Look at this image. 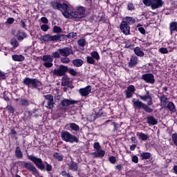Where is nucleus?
I'll list each match as a JSON object with an SVG mask.
<instances>
[{
    "instance_id": "nucleus-23",
    "label": "nucleus",
    "mask_w": 177,
    "mask_h": 177,
    "mask_svg": "<svg viewBox=\"0 0 177 177\" xmlns=\"http://www.w3.org/2000/svg\"><path fill=\"white\" fill-rule=\"evenodd\" d=\"M12 59L14 62H24L26 57L23 55H12Z\"/></svg>"
},
{
    "instance_id": "nucleus-62",
    "label": "nucleus",
    "mask_w": 177,
    "mask_h": 177,
    "mask_svg": "<svg viewBox=\"0 0 177 177\" xmlns=\"http://www.w3.org/2000/svg\"><path fill=\"white\" fill-rule=\"evenodd\" d=\"M41 23H44V24H48V23H49V20H48V18H46L45 17H42L41 18Z\"/></svg>"
},
{
    "instance_id": "nucleus-32",
    "label": "nucleus",
    "mask_w": 177,
    "mask_h": 177,
    "mask_svg": "<svg viewBox=\"0 0 177 177\" xmlns=\"http://www.w3.org/2000/svg\"><path fill=\"white\" fill-rule=\"evenodd\" d=\"M15 154L17 158H23V152L19 147H16Z\"/></svg>"
},
{
    "instance_id": "nucleus-20",
    "label": "nucleus",
    "mask_w": 177,
    "mask_h": 177,
    "mask_svg": "<svg viewBox=\"0 0 177 177\" xmlns=\"http://www.w3.org/2000/svg\"><path fill=\"white\" fill-rule=\"evenodd\" d=\"M147 121L149 125H157V124H158V121H157V119H155L153 115L147 116Z\"/></svg>"
},
{
    "instance_id": "nucleus-45",
    "label": "nucleus",
    "mask_w": 177,
    "mask_h": 177,
    "mask_svg": "<svg viewBox=\"0 0 177 177\" xmlns=\"http://www.w3.org/2000/svg\"><path fill=\"white\" fill-rule=\"evenodd\" d=\"M109 161L111 164H115L117 162V158L114 156H111L109 157Z\"/></svg>"
},
{
    "instance_id": "nucleus-49",
    "label": "nucleus",
    "mask_w": 177,
    "mask_h": 177,
    "mask_svg": "<svg viewBox=\"0 0 177 177\" xmlns=\"http://www.w3.org/2000/svg\"><path fill=\"white\" fill-rule=\"evenodd\" d=\"M11 45L13 48H17V46H19V41H17L16 39H12L11 40Z\"/></svg>"
},
{
    "instance_id": "nucleus-15",
    "label": "nucleus",
    "mask_w": 177,
    "mask_h": 177,
    "mask_svg": "<svg viewBox=\"0 0 177 177\" xmlns=\"http://www.w3.org/2000/svg\"><path fill=\"white\" fill-rule=\"evenodd\" d=\"M164 5V1L162 0H152V4L151 8L153 10L162 8Z\"/></svg>"
},
{
    "instance_id": "nucleus-61",
    "label": "nucleus",
    "mask_w": 177,
    "mask_h": 177,
    "mask_svg": "<svg viewBox=\"0 0 177 177\" xmlns=\"http://www.w3.org/2000/svg\"><path fill=\"white\" fill-rule=\"evenodd\" d=\"M138 30L142 35H145L146 34V30L145 29V28L140 27L138 28Z\"/></svg>"
},
{
    "instance_id": "nucleus-56",
    "label": "nucleus",
    "mask_w": 177,
    "mask_h": 177,
    "mask_svg": "<svg viewBox=\"0 0 177 177\" xmlns=\"http://www.w3.org/2000/svg\"><path fill=\"white\" fill-rule=\"evenodd\" d=\"M15 23V18L13 17H8L6 21L7 24H13Z\"/></svg>"
},
{
    "instance_id": "nucleus-43",
    "label": "nucleus",
    "mask_w": 177,
    "mask_h": 177,
    "mask_svg": "<svg viewBox=\"0 0 177 177\" xmlns=\"http://www.w3.org/2000/svg\"><path fill=\"white\" fill-rule=\"evenodd\" d=\"M59 9H62L63 10H67L68 9V5L66 3H60L59 6Z\"/></svg>"
},
{
    "instance_id": "nucleus-50",
    "label": "nucleus",
    "mask_w": 177,
    "mask_h": 177,
    "mask_svg": "<svg viewBox=\"0 0 177 177\" xmlns=\"http://www.w3.org/2000/svg\"><path fill=\"white\" fill-rule=\"evenodd\" d=\"M61 62L64 64H68V63H70V58L66 57H62L61 58Z\"/></svg>"
},
{
    "instance_id": "nucleus-27",
    "label": "nucleus",
    "mask_w": 177,
    "mask_h": 177,
    "mask_svg": "<svg viewBox=\"0 0 177 177\" xmlns=\"http://www.w3.org/2000/svg\"><path fill=\"white\" fill-rule=\"evenodd\" d=\"M72 64L75 67H81L84 64V60L81 59H75L72 61Z\"/></svg>"
},
{
    "instance_id": "nucleus-6",
    "label": "nucleus",
    "mask_w": 177,
    "mask_h": 177,
    "mask_svg": "<svg viewBox=\"0 0 177 177\" xmlns=\"http://www.w3.org/2000/svg\"><path fill=\"white\" fill-rule=\"evenodd\" d=\"M93 147L94 150H96V151L92 153L93 158H102L106 155V151L102 149V146H100V143H99V142H94Z\"/></svg>"
},
{
    "instance_id": "nucleus-26",
    "label": "nucleus",
    "mask_w": 177,
    "mask_h": 177,
    "mask_svg": "<svg viewBox=\"0 0 177 177\" xmlns=\"http://www.w3.org/2000/svg\"><path fill=\"white\" fill-rule=\"evenodd\" d=\"M165 107H167V109H168V110L171 113H176V108L175 107V104H174V102H168Z\"/></svg>"
},
{
    "instance_id": "nucleus-41",
    "label": "nucleus",
    "mask_w": 177,
    "mask_h": 177,
    "mask_svg": "<svg viewBox=\"0 0 177 177\" xmlns=\"http://www.w3.org/2000/svg\"><path fill=\"white\" fill-rule=\"evenodd\" d=\"M60 3L57 2V1H51L50 2V5L52 6V8H53V9H60L59 6Z\"/></svg>"
},
{
    "instance_id": "nucleus-53",
    "label": "nucleus",
    "mask_w": 177,
    "mask_h": 177,
    "mask_svg": "<svg viewBox=\"0 0 177 177\" xmlns=\"http://www.w3.org/2000/svg\"><path fill=\"white\" fill-rule=\"evenodd\" d=\"M41 30H42V31H44L45 32H46V31H48L49 30V26H48L46 24L41 25Z\"/></svg>"
},
{
    "instance_id": "nucleus-55",
    "label": "nucleus",
    "mask_w": 177,
    "mask_h": 177,
    "mask_svg": "<svg viewBox=\"0 0 177 177\" xmlns=\"http://www.w3.org/2000/svg\"><path fill=\"white\" fill-rule=\"evenodd\" d=\"M122 168H124V165L122 164H119L115 166V169H116V171H122Z\"/></svg>"
},
{
    "instance_id": "nucleus-17",
    "label": "nucleus",
    "mask_w": 177,
    "mask_h": 177,
    "mask_svg": "<svg viewBox=\"0 0 177 177\" xmlns=\"http://www.w3.org/2000/svg\"><path fill=\"white\" fill-rule=\"evenodd\" d=\"M92 91V88H91V86H87L84 88H80L79 89V93L81 96L86 97L89 93H91V91Z\"/></svg>"
},
{
    "instance_id": "nucleus-42",
    "label": "nucleus",
    "mask_w": 177,
    "mask_h": 177,
    "mask_svg": "<svg viewBox=\"0 0 177 177\" xmlns=\"http://www.w3.org/2000/svg\"><path fill=\"white\" fill-rule=\"evenodd\" d=\"M171 139L174 145L177 147V133H174L171 135Z\"/></svg>"
},
{
    "instance_id": "nucleus-5",
    "label": "nucleus",
    "mask_w": 177,
    "mask_h": 177,
    "mask_svg": "<svg viewBox=\"0 0 177 177\" xmlns=\"http://www.w3.org/2000/svg\"><path fill=\"white\" fill-rule=\"evenodd\" d=\"M61 138L62 140L69 143H79L80 138L75 135L71 134L67 131H62L61 133Z\"/></svg>"
},
{
    "instance_id": "nucleus-47",
    "label": "nucleus",
    "mask_w": 177,
    "mask_h": 177,
    "mask_svg": "<svg viewBox=\"0 0 177 177\" xmlns=\"http://www.w3.org/2000/svg\"><path fill=\"white\" fill-rule=\"evenodd\" d=\"M152 2H153V0H142V3H144L145 6L151 7Z\"/></svg>"
},
{
    "instance_id": "nucleus-10",
    "label": "nucleus",
    "mask_w": 177,
    "mask_h": 177,
    "mask_svg": "<svg viewBox=\"0 0 177 177\" xmlns=\"http://www.w3.org/2000/svg\"><path fill=\"white\" fill-rule=\"evenodd\" d=\"M78 102H80V101H77V100H71V99L70 100V99L64 98L61 100V102L59 103L60 109L66 111V110H67V107H68V106H71L72 104H77V103H78Z\"/></svg>"
},
{
    "instance_id": "nucleus-11",
    "label": "nucleus",
    "mask_w": 177,
    "mask_h": 177,
    "mask_svg": "<svg viewBox=\"0 0 177 177\" xmlns=\"http://www.w3.org/2000/svg\"><path fill=\"white\" fill-rule=\"evenodd\" d=\"M41 60L44 62L43 66L46 68H50L53 66V57L50 55H45L42 57Z\"/></svg>"
},
{
    "instance_id": "nucleus-4",
    "label": "nucleus",
    "mask_w": 177,
    "mask_h": 177,
    "mask_svg": "<svg viewBox=\"0 0 177 177\" xmlns=\"http://www.w3.org/2000/svg\"><path fill=\"white\" fill-rule=\"evenodd\" d=\"M22 84L31 89H38V88L42 86V82L38 79L30 78L28 77H26L23 80Z\"/></svg>"
},
{
    "instance_id": "nucleus-54",
    "label": "nucleus",
    "mask_w": 177,
    "mask_h": 177,
    "mask_svg": "<svg viewBox=\"0 0 177 177\" xmlns=\"http://www.w3.org/2000/svg\"><path fill=\"white\" fill-rule=\"evenodd\" d=\"M77 35V32H71L70 33H68L67 37L69 39H71L73 38H75V36Z\"/></svg>"
},
{
    "instance_id": "nucleus-22",
    "label": "nucleus",
    "mask_w": 177,
    "mask_h": 177,
    "mask_svg": "<svg viewBox=\"0 0 177 177\" xmlns=\"http://www.w3.org/2000/svg\"><path fill=\"white\" fill-rule=\"evenodd\" d=\"M169 31L171 35L174 34V32H177V22L176 21H171L169 24Z\"/></svg>"
},
{
    "instance_id": "nucleus-40",
    "label": "nucleus",
    "mask_w": 177,
    "mask_h": 177,
    "mask_svg": "<svg viewBox=\"0 0 177 177\" xmlns=\"http://www.w3.org/2000/svg\"><path fill=\"white\" fill-rule=\"evenodd\" d=\"M77 45H79V46H81L82 48H84L85 45H86V41H85V39H80L77 41Z\"/></svg>"
},
{
    "instance_id": "nucleus-2",
    "label": "nucleus",
    "mask_w": 177,
    "mask_h": 177,
    "mask_svg": "<svg viewBox=\"0 0 177 177\" xmlns=\"http://www.w3.org/2000/svg\"><path fill=\"white\" fill-rule=\"evenodd\" d=\"M136 19L133 17H125L120 24L121 32L125 35H131V25L135 24Z\"/></svg>"
},
{
    "instance_id": "nucleus-28",
    "label": "nucleus",
    "mask_w": 177,
    "mask_h": 177,
    "mask_svg": "<svg viewBox=\"0 0 177 177\" xmlns=\"http://www.w3.org/2000/svg\"><path fill=\"white\" fill-rule=\"evenodd\" d=\"M62 86H68V85H70V77L68 76H64L62 79Z\"/></svg>"
},
{
    "instance_id": "nucleus-18",
    "label": "nucleus",
    "mask_w": 177,
    "mask_h": 177,
    "mask_svg": "<svg viewBox=\"0 0 177 177\" xmlns=\"http://www.w3.org/2000/svg\"><path fill=\"white\" fill-rule=\"evenodd\" d=\"M16 37H17V41H19V42H21L22 41L26 39V38H27L28 35H27V33H26V32L21 30H18L17 32Z\"/></svg>"
},
{
    "instance_id": "nucleus-31",
    "label": "nucleus",
    "mask_w": 177,
    "mask_h": 177,
    "mask_svg": "<svg viewBox=\"0 0 177 177\" xmlns=\"http://www.w3.org/2000/svg\"><path fill=\"white\" fill-rule=\"evenodd\" d=\"M67 125L69 127V128H71L72 131H75L76 132H78V131H80V126L74 122L69 123Z\"/></svg>"
},
{
    "instance_id": "nucleus-60",
    "label": "nucleus",
    "mask_w": 177,
    "mask_h": 177,
    "mask_svg": "<svg viewBox=\"0 0 177 177\" xmlns=\"http://www.w3.org/2000/svg\"><path fill=\"white\" fill-rule=\"evenodd\" d=\"M0 80H6V73L0 71Z\"/></svg>"
},
{
    "instance_id": "nucleus-29",
    "label": "nucleus",
    "mask_w": 177,
    "mask_h": 177,
    "mask_svg": "<svg viewBox=\"0 0 177 177\" xmlns=\"http://www.w3.org/2000/svg\"><path fill=\"white\" fill-rule=\"evenodd\" d=\"M151 157V153L150 152H142L140 154V158H141L142 160H149Z\"/></svg>"
},
{
    "instance_id": "nucleus-33",
    "label": "nucleus",
    "mask_w": 177,
    "mask_h": 177,
    "mask_svg": "<svg viewBox=\"0 0 177 177\" xmlns=\"http://www.w3.org/2000/svg\"><path fill=\"white\" fill-rule=\"evenodd\" d=\"M20 106H22L23 107H28V106H30V100L25 98L21 99Z\"/></svg>"
},
{
    "instance_id": "nucleus-58",
    "label": "nucleus",
    "mask_w": 177,
    "mask_h": 177,
    "mask_svg": "<svg viewBox=\"0 0 177 177\" xmlns=\"http://www.w3.org/2000/svg\"><path fill=\"white\" fill-rule=\"evenodd\" d=\"M126 93V97L127 99H130V97H132V96H133V93L131 92V91H125Z\"/></svg>"
},
{
    "instance_id": "nucleus-63",
    "label": "nucleus",
    "mask_w": 177,
    "mask_h": 177,
    "mask_svg": "<svg viewBox=\"0 0 177 177\" xmlns=\"http://www.w3.org/2000/svg\"><path fill=\"white\" fill-rule=\"evenodd\" d=\"M61 175L62 176L69 177L71 174L64 170L61 172Z\"/></svg>"
},
{
    "instance_id": "nucleus-52",
    "label": "nucleus",
    "mask_w": 177,
    "mask_h": 177,
    "mask_svg": "<svg viewBox=\"0 0 177 177\" xmlns=\"http://www.w3.org/2000/svg\"><path fill=\"white\" fill-rule=\"evenodd\" d=\"M158 52L162 55H167V53H168V49L167 48H159Z\"/></svg>"
},
{
    "instance_id": "nucleus-9",
    "label": "nucleus",
    "mask_w": 177,
    "mask_h": 177,
    "mask_svg": "<svg viewBox=\"0 0 177 177\" xmlns=\"http://www.w3.org/2000/svg\"><path fill=\"white\" fill-rule=\"evenodd\" d=\"M68 71V66L64 65H59L57 69H54L51 71L54 77H64Z\"/></svg>"
},
{
    "instance_id": "nucleus-12",
    "label": "nucleus",
    "mask_w": 177,
    "mask_h": 177,
    "mask_svg": "<svg viewBox=\"0 0 177 177\" xmlns=\"http://www.w3.org/2000/svg\"><path fill=\"white\" fill-rule=\"evenodd\" d=\"M45 99V102H46L47 105L46 106V109L48 110H53V107H55V100H53V95L51 94H47L44 95Z\"/></svg>"
},
{
    "instance_id": "nucleus-30",
    "label": "nucleus",
    "mask_w": 177,
    "mask_h": 177,
    "mask_svg": "<svg viewBox=\"0 0 177 177\" xmlns=\"http://www.w3.org/2000/svg\"><path fill=\"white\" fill-rule=\"evenodd\" d=\"M146 93L147 95H138L140 100H143L144 102H147L149 99H151V95H150V92L149 91H147Z\"/></svg>"
},
{
    "instance_id": "nucleus-3",
    "label": "nucleus",
    "mask_w": 177,
    "mask_h": 177,
    "mask_svg": "<svg viewBox=\"0 0 177 177\" xmlns=\"http://www.w3.org/2000/svg\"><path fill=\"white\" fill-rule=\"evenodd\" d=\"M147 104L143 103L142 101L139 100H136L133 98L132 100V103L134 109H137L138 110H144L145 113H153V109H151L149 106H153V98L151 97V99L148 100Z\"/></svg>"
},
{
    "instance_id": "nucleus-7",
    "label": "nucleus",
    "mask_w": 177,
    "mask_h": 177,
    "mask_svg": "<svg viewBox=\"0 0 177 177\" xmlns=\"http://www.w3.org/2000/svg\"><path fill=\"white\" fill-rule=\"evenodd\" d=\"M19 163L21 164L19 167L26 168V169H28L29 172H32V175H35V176L39 175V171L37 169V167L32 165V163L26 161L19 162Z\"/></svg>"
},
{
    "instance_id": "nucleus-64",
    "label": "nucleus",
    "mask_w": 177,
    "mask_h": 177,
    "mask_svg": "<svg viewBox=\"0 0 177 177\" xmlns=\"http://www.w3.org/2000/svg\"><path fill=\"white\" fill-rule=\"evenodd\" d=\"M71 17H73V19H79L78 15L75 12V11L71 12Z\"/></svg>"
},
{
    "instance_id": "nucleus-25",
    "label": "nucleus",
    "mask_w": 177,
    "mask_h": 177,
    "mask_svg": "<svg viewBox=\"0 0 177 177\" xmlns=\"http://www.w3.org/2000/svg\"><path fill=\"white\" fill-rule=\"evenodd\" d=\"M133 50L136 56H138L139 57H143V56H145V52L140 49V47L137 46L134 48Z\"/></svg>"
},
{
    "instance_id": "nucleus-19",
    "label": "nucleus",
    "mask_w": 177,
    "mask_h": 177,
    "mask_svg": "<svg viewBox=\"0 0 177 177\" xmlns=\"http://www.w3.org/2000/svg\"><path fill=\"white\" fill-rule=\"evenodd\" d=\"M69 169L73 171L74 172H77L78 171V163L71 160L68 164Z\"/></svg>"
},
{
    "instance_id": "nucleus-38",
    "label": "nucleus",
    "mask_w": 177,
    "mask_h": 177,
    "mask_svg": "<svg viewBox=\"0 0 177 177\" xmlns=\"http://www.w3.org/2000/svg\"><path fill=\"white\" fill-rule=\"evenodd\" d=\"M76 10L82 17H84V15H85V8L83 6L78 7Z\"/></svg>"
},
{
    "instance_id": "nucleus-13",
    "label": "nucleus",
    "mask_w": 177,
    "mask_h": 177,
    "mask_svg": "<svg viewBox=\"0 0 177 177\" xmlns=\"http://www.w3.org/2000/svg\"><path fill=\"white\" fill-rule=\"evenodd\" d=\"M141 80L145 81L146 84H151L153 85L156 82V79H154V75L153 73H145L141 77Z\"/></svg>"
},
{
    "instance_id": "nucleus-1",
    "label": "nucleus",
    "mask_w": 177,
    "mask_h": 177,
    "mask_svg": "<svg viewBox=\"0 0 177 177\" xmlns=\"http://www.w3.org/2000/svg\"><path fill=\"white\" fill-rule=\"evenodd\" d=\"M27 158L32 161V162H34L35 165H36L37 168L40 169V171L46 170V172H50V171H52V165H50L47 162L44 163L41 158H37L34 155H27Z\"/></svg>"
},
{
    "instance_id": "nucleus-24",
    "label": "nucleus",
    "mask_w": 177,
    "mask_h": 177,
    "mask_svg": "<svg viewBox=\"0 0 177 177\" xmlns=\"http://www.w3.org/2000/svg\"><path fill=\"white\" fill-rule=\"evenodd\" d=\"M136 135L139 138L140 140H142V142H145L149 139V135L145 134V133L137 132Z\"/></svg>"
},
{
    "instance_id": "nucleus-48",
    "label": "nucleus",
    "mask_w": 177,
    "mask_h": 177,
    "mask_svg": "<svg viewBox=\"0 0 177 177\" xmlns=\"http://www.w3.org/2000/svg\"><path fill=\"white\" fill-rule=\"evenodd\" d=\"M131 161L134 162V164H138V162H139V158L136 155H133L131 156Z\"/></svg>"
},
{
    "instance_id": "nucleus-51",
    "label": "nucleus",
    "mask_w": 177,
    "mask_h": 177,
    "mask_svg": "<svg viewBox=\"0 0 177 177\" xmlns=\"http://www.w3.org/2000/svg\"><path fill=\"white\" fill-rule=\"evenodd\" d=\"M126 91H127L128 92H131L132 93H134L135 91H136L135 86H133V85L129 86Z\"/></svg>"
},
{
    "instance_id": "nucleus-16",
    "label": "nucleus",
    "mask_w": 177,
    "mask_h": 177,
    "mask_svg": "<svg viewBox=\"0 0 177 177\" xmlns=\"http://www.w3.org/2000/svg\"><path fill=\"white\" fill-rule=\"evenodd\" d=\"M139 63V59H138V57L136 55H132L129 62H128V67L129 68H133L135 66L138 65Z\"/></svg>"
},
{
    "instance_id": "nucleus-59",
    "label": "nucleus",
    "mask_w": 177,
    "mask_h": 177,
    "mask_svg": "<svg viewBox=\"0 0 177 177\" xmlns=\"http://www.w3.org/2000/svg\"><path fill=\"white\" fill-rule=\"evenodd\" d=\"M63 16L64 17L65 19H68L70 17V12L66 10L62 12Z\"/></svg>"
},
{
    "instance_id": "nucleus-57",
    "label": "nucleus",
    "mask_w": 177,
    "mask_h": 177,
    "mask_svg": "<svg viewBox=\"0 0 177 177\" xmlns=\"http://www.w3.org/2000/svg\"><path fill=\"white\" fill-rule=\"evenodd\" d=\"M127 9H128V10H134L135 6L132 3H129L127 5Z\"/></svg>"
},
{
    "instance_id": "nucleus-37",
    "label": "nucleus",
    "mask_w": 177,
    "mask_h": 177,
    "mask_svg": "<svg viewBox=\"0 0 177 177\" xmlns=\"http://www.w3.org/2000/svg\"><path fill=\"white\" fill-rule=\"evenodd\" d=\"M53 157L55 158V160H57V161H62L64 158V156L57 152L54 153Z\"/></svg>"
},
{
    "instance_id": "nucleus-44",
    "label": "nucleus",
    "mask_w": 177,
    "mask_h": 177,
    "mask_svg": "<svg viewBox=\"0 0 177 177\" xmlns=\"http://www.w3.org/2000/svg\"><path fill=\"white\" fill-rule=\"evenodd\" d=\"M86 60L88 64H95V59L92 56H88Z\"/></svg>"
},
{
    "instance_id": "nucleus-36",
    "label": "nucleus",
    "mask_w": 177,
    "mask_h": 177,
    "mask_svg": "<svg viewBox=\"0 0 177 177\" xmlns=\"http://www.w3.org/2000/svg\"><path fill=\"white\" fill-rule=\"evenodd\" d=\"M53 31L55 34H60V32H62L63 30L59 26H54Z\"/></svg>"
},
{
    "instance_id": "nucleus-14",
    "label": "nucleus",
    "mask_w": 177,
    "mask_h": 177,
    "mask_svg": "<svg viewBox=\"0 0 177 177\" xmlns=\"http://www.w3.org/2000/svg\"><path fill=\"white\" fill-rule=\"evenodd\" d=\"M58 52H59L61 56H64V57H68L70 55H74V51H73L72 47H64V48L58 49Z\"/></svg>"
},
{
    "instance_id": "nucleus-46",
    "label": "nucleus",
    "mask_w": 177,
    "mask_h": 177,
    "mask_svg": "<svg viewBox=\"0 0 177 177\" xmlns=\"http://www.w3.org/2000/svg\"><path fill=\"white\" fill-rule=\"evenodd\" d=\"M53 59H60V53L59 51H55L52 53Z\"/></svg>"
},
{
    "instance_id": "nucleus-21",
    "label": "nucleus",
    "mask_w": 177,
    "mask_h": 177,
    "mask_svg": "<svg viewBox=\"0 0 177 177\" xmlns=\"http://www.w3.org/2000/svg\"><path fill=\"white\" fill-rule=\"evenodd\" d=\"M158 97L159 98V100L160 103L164 106V107H167V104H168V97L165 94H162V95H158Z\"/></svg>"
},
{
    "instance_id": "nucleus-34",
    "label": "nucleus",
    "mask_w": 177,
    "mask_h": 177,
    "mask_svg": "<svg viewBox=\"0 0 177 177\" xmlns=\"http://www.w3.org/2000/svg\"><path fill=\"white\" fill-rule=\"evenodd\" d=\"M91 56L93 57L95 60H100V55L97 51H93L91 53Z\"/></svg>"
},
{
    "instance_id": "nucleus-39",
    "label": "nucleus",
    "mask_w": 177,
    "mask_h": 177,
    "mask_svg": "<svg viewBox=\"0 0 177 177\" xmlns=\"http://www.w3.org/2000/svg\"><path fill=\"white\" fill-rule=\"evenodd\" d=\"M67 73H68V74L72 75V77H77V71H75V70H74V68H68Z\"/></svg>"
},
{
    "instance_id": "nucleus-35",
    "label": "nucleus",
    "mask_w": 177,
    "mask_h": 177,
    "mask_svg": "<svg viewBox=\"0 0 177 177\" xmlns=\"http://www.w3.org/2000/svg\"><path fill=\"white\" fill-rule=\"evenodd\" d=\"M6 110L8 111L10 114H14L15 111V107L12 105H7Z\"/></svg>"
},
{
    "instance_id": "nucleus-8",
    "label": "nucleus",
    "mask_w": 177,
    "mask_h": 177,
    "mask_svg": "<svg viewBox=\"0 0 177 177\" xmlns=\"http://www.w3.org/2000/svg\"><path fill=\"white\" fill-rule=\"evenodd\" d=\"M62 37H64V35H51L49 34L44 35L41 37V41L44 42H57V41H62Z\"/></svg>"
}]
</instances>
